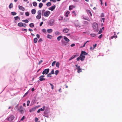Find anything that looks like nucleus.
<instances>
[{"label": "nucleus", "instance_id": "8fccbe9b", "mask_svg": "<svg viewBox=\"0 0 122 122\" xmlns=\"http://www.w3.org/2000/svg\"><path fill=\"white\" fill-rule=\"evenodd\" d=\"M42 40L41 38H40L38 41V42H40L42 41Z\"/></svg>", "mask_w": 122, "mask_h": 122}, {"label": "nucleus", "instance_id": "f704fd0d", "mask_svg": "<svg viewBox=\"0 0 122 122\" xmlns=\"http://www.w3.org/2000/svg\"><path fill=\"white\" fill-rule=\"evenodd\" d=\"M14 19L15 20H17L18 19L20 20V17L18 16H17L14 17Z\"/></svg>", "mask_w": 122, "mask_h": 122}, {"label": "nucleus", "instance_id": "1a4fd4ad", "mask_svg": "<svg viewBox=\"0 0 122 122\" xmlns=\"http://www.w3.org/2000/svg\"><path fill=\"white\" fill-rule=\"evenodd\" d=\"M18 8L19 9L23 11H24L25 10V9L23 7L19 5L18 6Z\"/></svg>", "mask_w": 122, "mask_h": 122}, {"label": "nucleus", "instance_id": "4be33fe9", "mask_svg": "<svg viewBox=\"0 0 122 122\" xmlns=\"http://www.w3.org/2000/svg\"><path fill=\"white\" fill-rule=\"evenodd\" d=\"M77 56L76 55L73 56L71 57V58L69 59V61H70L72 59L74 58L75 57Z\"/></svg>", "mask_w": 122, "mask_h": 122}, {"label": "nucleus", "instance_id": "f3484780", "mask_svg": "<svg viewBox=\"0 0 122 122\" xmlns=\"http://www.w3.org/2000/svg\"><path fill=\"white\" fill-rule=\"evenodd\" d=\"M31 12L32 14H34L36 13V10L35 9H32L31 10Z\"/></svg>", "mask_w": 122, "mask_h": 122}, {"label": "nucleus", "instance_id": "0e129e2a", "mask_svg": "<svg viewBox=\"0 0 122 122\" xmlns=\"http://www.w3.org/2000/svg\"><path fill=\"white\" fill-rule=\"evenodd\" d=\"M78 70L79 69H81L80 68V67L79 66H78L77 68H76Z\"/></svg>", "mask_w": 122, "mask_h": 122}, {"label": "nucleus", "instance_id": "e2e57ef3", "mask_svg": "<svg viewBox=\"0 0 122 122\" xmlns=\"http://www.w3.org/2000/svg\"><path fill=\"white\" fill-rule=\"evenodd\" d=\"M44 114L45 115H47V114L46 112V111H44Z\"/></svg>", "mask_w": 122, "mask_h": 122}, {"label": "nucleus", "instance_id": "5701e85b", "mask_svg": "<svg viewBox=\"0 0 122 122\" xmlns=\"http://www.w3.org/2000/svg\"><path fill=\"white\" fill-rule=\"evenodd\" d=\"M41 15H37L36 17V18L38 19H39L41 18Z\"/></svg>", "mask_w": 122, "mask_h": 122}, {"label": "nucleus", "instance_id": "09e8293b", "mask_svg": "<svg viewBox=\"0 0 122 122\" xmlns=\"http://www.w3.org/2000/svg\"><path fill=\"white\" fill-rule=\"evenodd\" d=\"M82 72L81 69H80L78 70L77 72L78 73H79L80 72Z\"/></svg>", "mask_w": 122, "mask_h": 122}, {"label": "nucleus", "instance_id": "680f3d73", "mask_svg": "<svg viewBox=\"0 0 122 122\" xmlns=\"http://www.w3.org/2000/svg\"><path fill=\"white\" fill-rule=\"evenodd\" d=\"M43 62V61L42 60H40L39 61L38 63V64L39 65L42 62Z\"/></svg>", "mask_w": 122, "mask_h": 122}, {"label": "nucleus", "instance_id": "4c0bfd02", "mask_svg": "<svg viewBox=\"0 0 122 122\" xmlns=\"http://www.w3.org/2000/svg\"><path fill=\"white\" fill-rule=\"evenodd\" d=\"M25 15L27 16H29L30 15L29 13L28 12H25Z\"/></svg>", "mask_w": 122, "mask_h": 122}, {"label": "nucleus", "instance_id": "dca6fc26", "mask_svg": "<svg viewBox=\"0 0 122 122\" xmlns=\"http://www.w3.org/2000/svg\"><path fill=\"white\" fill-rule=\"evenodd\" d=\"M64 39L67 42H68L70 41L65 36L64 37Z\"/></svg>", "mask_w": 122, "mask_h": 122}, {"label": "nucleus", "instance_id": "aec40b11", "mask_svg": "<svg viewBox=\"0 0 122 122\" xmlns=\"http://www.w3.org/2000/svg\"><path fill=\"white\" fill-rule=\"evenodd\" d=\"M46 108V106H43L42 107V108H41L39 109L41 111H43Z\"/></svg>", "mask_w": 122, "mask_h": 122}, {"label": "nucleus", "instance_id": "a878e982", "mask_svg": "<svg viewBox=\"0 0 122 122\" xmlns=\"http://www.w3.org/2000/svg\"><path fill=\"white\" fill-rule=\"evenodd\" d=\"M32 4L35 7H36L37 6V3L36 2H33Z\"/></svg>", "mask_w": 122, "mask_h": 122}, {"label": "nucleus", "instance_id": "c9c22d12", "mask_svg": "<svg viewBox=\"0 0 122 122\" xmlns=\"http://www.w3.org/2000/svg\"><path fill=\"white\" fill-rule=\"evenodd\" d=\"M50 73L51 74H54V70L53 69H52L51 71V72Z\"/></svg>", "mask_w": 122, "mask_h": 122}, {"label": "nucleus", "instance_id": "c03bdc74", "mask_svg": "<svg viewBox=\"0 0 122 122\" xmlns=\"http://www.w3.org/2000/svg\"><path fill=\"white\" fill-rule=\"evenodd\" d=\"M102 32V29H100L98 32V33L99 34H101Z\"/></svg>", "mask_w": 122, "mask_h": 122}, {"label": "nucleus", "instance_id": "f8f14e48", "mask_svg": "<svg viewBox=\"0 0 122 122\" xmlns=\"http://www.w3.org/2000/svg\"><path fill=\"white\" fill-rule=\"evenodd\" d=\"M75 25L78 29H80L82 28V27H82L80 26L79 24H78L77 25H76L75 24Z\"/></svg>", "mask_w": 122, "mask_h": 122}, {"label": "nucleus", "instance_id": "5fc2aeb1", "mask_svg": "<svg viewBox=\"0 0 122 122\" xmlns=\"http://www.w3.org/2000/svg\"><path fill=\"white\" fill-rule=\"evenodd\" d=\"M102 36L103 35L102 34H101L98 36V38L100 39H101L102 38Z\"/></svg>", "mask_w": 122, "mask_h": 122}, {"label": "nucleus", "instance_id": "e433bc0d", "mask_svg": "<svg viewBox=\"0 0 122 122\" xmlns=\"http://www.w3.org/2000/svg\"><path fill=\"white\" fill-rule=\"evenodd\" d=\"M22 21L23 22H24L26 23H28L29 22L28 20H27V19L22 20Z\"/></svg>", "mask_w": 122, "mask_h": 122}, {"label": "nucleus", "instance_id": "412c9836", "mask_svg": "<svg viewBox=\"0 0 122 122\" xmlns=\"http://www.w3.org/2000/svg\"><path fill=\"white\" fill-rule=\"evenodd\" d=\"M83 18H82L84 19H85L87 20H89V19L88 17H86L85 16H84L83 15L82 16Z\"/></svg>", "mask_w": 122, "mask_h": 122}, {"label": "nucleus", "instance_id": "f03ea898", "mask_svg": "<svg viewBox=\"0 0 122 122\" xmlns=\"http://www.w3.org/2000/svg\"><path fill=\"white\" fill-rule=\"evenodd\" d=\"M15 116L13 115H9L7 118V120L10 122H13L15 118Z\"/></svg>", "mask_w": 122, "mask_h": 122}, {"label": "nucleus", "instance_id": "2f4dec72", "mask_svg": "<svg viewBox=\"0 0 122 122\" xmlns=\"http://www.w3.org/2000/svg\"><path fill=\"white\" fill-rule=\"evenodd\" d=\"M43 6V4L41 3H39V7L40 8H41Z\"/></svg>", "mask_w": 122, "mask_h": 122}, {"label": "nucleus", "instance_id": "69168bd1", "mask_svg": "<svg viewBox=\"0 0 122 122\" xmlns=\"http://www.w3.org/2000/svg\"><path fill=\"white\" fill-rule=\"evenodd\" d=\"M80 59V57H79V56L76 59V60L77 61H79Z\"/></svg>", "mask_w": 122, "mask_h": 122}, {"label": "nucleus", "instance_id": "0eeeda50", "mask_svg": "<svg viewBox=\"0 0 122 122\" xmlns=\"http://www.w3.org/2000/svg\"><path fill=\"white\" fill-rule=\"evenodd\" d=\"M80 55L81 56H85V55H88V53L85 51H82Z\"/></svg>", "mask_w": 122, "mask_h": 122}, {"label": "nucleus", "instance_id": "6e6552de", "mask_svg": "<svg viewBox=\"0 0 122 122\" xmlns=\"http://www.w3.org/2000/svg\"><path fill=\"white\" fill-rule=\"evenodd\" d=\"M79 57H80V60L81 61H84L85 60V56H81V55H80Z\"/></svg>", "mask_w": 122, "mask_h": 122}, {"label": "nucleus", "instance_id": "c85d7f7f", "mask_svg": "<svg viewBox=\"0 0 122 122\" xmlns=\"http://www.w3.org/2000/svg\"><path fill=\"white\" fill-rule=\"evenodd\" d=\"M51 5V3L50 2H48L46 4V5L47 6H49Z\"/></svg>", "mask_w": 122, "mask_h": 122}, {"label": "nucleus", "instance_id": "6ab92c4d", "mask_svg": "<svg viewBox=\"0 0 122 122\" xmlns=\"http://www.w3.org/2000/svg\"><path fill=\"white\" fill-rule=\"evenodd\" d=\"M75 6L73 5H70L69 6V10H71L72 9L73 7H75Z\"/></svg>", "mask_w": 122, "mask_h": 122}, {"label": "nucleus", "instance_id": "4d7b16f0", "mask_svg": "<svg viewBox=\"0 0 122 122\" xmlns=\"http://www.w3.org/2000/svg\"><path fill=\"white\" fill-rule=\"evenodd\" d=\"M97 45V44H96L95 45H93V49H94V48H95L96 47Z\"/></svg>", "mask_w": 122, "mask_h": 122}, {"label": "nucleus", "instance_id": "37998d69", "mask_svg": "<svg viewBox=\"0 0 122 122\" xmlns=\"http://www.w3.org/2000/svg\"><path fill=\"white\" fill-rule=\"evenodd\" d=\"M56 62V61H54L52 63V66H53L55 65Z\"/></svg>", "mask_w": 122, "mask_h": 122}, {"label": "nucleus", "instance_id": "9d476101", "mask_svg": "<svg viewBox=\"0 0 122 122\" xmlns=\"http://www.w3.org/2000/svg\"><path fill=\"white\" fill-rule=\"evenodd\" d=\"M55 7L56 5H54L49 8L48 9L49 10H51V11H53L54 9L55 8Z\"/></svg>", "mask_w": 122, "mask_h": 122}, {"label": "nucleus", "instance_id": "603ef678", "mask_svg": "<svg viewBox=\"0 0 122 122\" xmlns=\"http://www.w3.org/2000/svg\"><path fill=\"white\" fill-rule=\"evenodd\" d=\"M27 106H28L29 105V104H30V101L29 100H28L27 101Z\"/></svg>", "mask_w": 122, "mask_h": 122}, {"label": "nucleus", "instance_id": "cd10ccee", "mask_svg": "<svg viewBox=\"0 0 122 122\" xmlns=\"http://www.w3.org/2000/svg\"><path fill=\"white\" fill-rule=\"evenodd\" d=\"M38 39L37 38H35L34 40V43H36Z\"/></svg>", "mask_w": 122, "mask_h": 122}, {"label": "nucleus", "instance_id": "c756f323", "mask_svg": "<svg viewBox=\"0 0 122 122\" xmlns=\"http://www.w3.org/2000/svg\"><path fill=\"white\" fill-rule=\"evenodd\" d=\"M56 66L58 68H59V65H60V63L59 62H57L56 63Z\"/></svg>", "mask_w": 122, "mask_h": 122}, {"label": "nucleus", "instance_id": "a18cd8bd", "mask_svg": "<svg viewBox=\"0 0 122 122\" xmlns=\"http://www.w3.org/2000/svg\"><path fill=\"white\" fill-rule=\"evenodd\" d=\"M59 72V71L58 70H56L55 71V74L56 75H57L58 74V73Z\"/></svg>", "mask_w": 122, "mask_h": 122}, {"label": "nucleus", "instance_id": "3c124183", "mask_svg": "<svg viewBox=\"0 0 122 122\" xmlns=\"http://www.w3.org/2000/svg\"><path fill=\"white\" fill-rule=\"evenodd\" d=\"M25 116H24L23 117H22V118H21V119H20V120L22 121L24 120L25 118Z\"/></svg>", "mask_w": 122, "mask_h": 122}, {"label": "nucleus", "instance_id": "2eb2a0df", "mask_svg": "<svg viewBox=\"0 0 122 122\" xmlns=\"http://www.w3.org/2000/svg\"><path fill=\"white\" fill-rule=\"evenodd\" d=\"M68 30L67 28H65L63 30V31L65 33H67L68 31Z\"/></svg>", "mask_w": 122, "mask_h": 122}, {"label": "nucleus", "instance_id": "052dcab7", "mask_svg": "<svg viewBox=\"0 0 122 122\" xmlns=\"http://www.w3.org/2000/svg\"><path fill=\"white\" fill-rule=\"evenodd\" d=\"M86 43H84V45H83L81 46V48H82V47H84L85 46V45H86Z\"/></svg>", "mask_w": 122, "mask_h": 122}, {"label": "nucleus", "instance_id": "7c9ffc66", "mask_svg": "<svg viewBox=\"0 0 122 122\" xmlns=\"http://www.w3.org/2000/svg\"><path fill=\"white\" fill-rule=\"evenodd\" d=\"M37 14H38V15H41V10H39L37 12Z\"/></svg>", "mask_w": 122, "mask_h": 122}, {"label": "nucleus", "instance_id": "423d86ee", "mask_svg": "<svg viewBox=\"0 0 122 122\" xmlns=\"http://www.w3.org/2000/svg\"><path fill=\"white\" fill-rule=\"evenodd\" d=\"M54 20L53 19L50 20L49 22V24L50 26H52L54 25Z\"/></svg>", "mask_w": 122, "mask_h": 122}, {"label": "nucleus", "instance_id": "7ed1b4c3", "mask_svg": "<svg viewBox=\"0 0 122 122\" xmlns=\"http://www.w3.org/2000/svg\"><path fill=\"white\" fill-rule=\"evenodd\" d=\"M93 27L94 29L96 31H97L98 30V24L96 23H94L93 24Z\"/></svg>", "mask_w": 122, "mask_h": 122}, {"label": "nucleus", "instance_id": "72a5a7b5", "mask_svg": "<svg viewBox=\"0 0 122 122\" xmlns=\"http://www.w3.org/2000/svg\"><path fill=\"white\" fill-rule=\"evenodd\" d=\"M13 7V5L12 3H11L10 4L9 6V8L10 9L12 8Z\"/></svg>", "mask_w": 122, "mask_h": 122}, {"label": "nucleus", "instance_id": "338daca9", "mask_svg": "<svg viewBox=\"0 0 122 122\" xmlns=\"http://www.w3.org/2000/svg\"><path fill=\"white\" fill-rule=\"evenodd\" d=\"M19 111L21 113H22L23 112V110L22 109H20L19 110Z\"/></svg>", "mask_w": 122, "mask_h": 122}, {"label": "nucleus", "instance_id": "39448f33", "mask_svg": "<svg viewBox=\"0 0 122 122\" xmlns=\"http://www.w3.org/2000/svg\"><path fill=\"white\" fill-rule=\"evenodd\" d=\"M49 69H45L43 71L42 74L43 75L47 74L49 72Z\"/></svg>", "mask_w": 122, "mask_h": 122}, {"label": "nucleus", "instance_id": "20e7f679", "mask_svg": "<svg viewBox=\"0 0 122 122\" xmlns=\"http://www.w3.org/2000/svg\"><path fill=\"white\" fill-rule=\"evenodd\" d=\"M39 107V106H37L32 107L29 110V111L30 112L35 111L36 109L38 108Z\"/></svg>", "mask_w": 122, "mask_h": 122}, {"label": "nucleus", "instance_id": "58836bf2", "mask_svg": "<svg viewBox=\"0 0 122 122\" xmlns=\"http://www.w3.org/2000/svg\"><path fill=\"white\" fill-rule=\"evenodd\" d=\"M42 31L45 33H46V30L45 29H43Z\"/></svg>", "mask_w": 122, "mask_h": 122}, {"label": "nucleus", "instance_id": "774afa93", "mask_svg": "<svg viewBox=\"0 0 122 122\" xmlns=\"http://www.w3.org/2000/svg\"><path fill=\"white\" fill-rule=\"evenodd\" d=\"M36 36L37 38H39L40 36L39 34H37Z\"/></svg>", "mask_w": 122, "mask_h": 122}, {"label": "nucleus", "instance_id": "79ce46f5", "mask_svg": "<svg viewBox=\"0 0 122 122\" xmlns=\"http://www.w3.org/2000/svg\"><path fill=\"white\" fill-rule=\"evenodd\" d=\"M51 74L50 73L48 74L47 76V77H51L52 76H51Z\"/></svg>", "mask_w": 122, "mask_h": 122}, {"label": "nucleus", "instance_id": "ddd939ff", "mask_svg": "<svg viewBox=\"0 0 122 122\" xmlns=\"http://www.w3.org/2000/svg\"><path fill=\"white\" fill-rule=\"evenodd\" d=\"M63 17L61 16H60L58 18V20L59 21H61L63 20Z\"/></svg>", "mask_w": 122, "mask_h": 122}, {"label": "nucleus", "instance_id": "13d9d810", "mask_svg": "<svg viewBox=\"0 0 122 122\" xmlns=\"http://www.w3.org/2000/svg\"><path fill=\"white\" fill-rule=\"evenodd\" d=\"M70 13V12L69 11H67L66 13V15H68V14Z\"/></svg>", "mask_w": 122, "mask_h": 122}, {"label": "nucleus", "instance_id": "de8ad7c7", "mask_svg": "<svg viewBox=\"0 0 122 122\" xmlns=\"http://www.w3.org/2000/svg\"><path fill=\"white\" fill-rule=\"evenodd\" d=\"M59 32L57 31H56L55 32V33L56 35H59Z\"/></svg>", "mask_w": 122, "mask_h": 122}, {"label": "nucleus", "instance_id": "b1692460", "mask_svg": "<svg viewBox=\"0 0 122 122\" xmlns=\"http://www.w3.org/2000/svg\"><path fill=\"white\" fill-rule=\"evenodd\" d=\"M62 36H58L57 37V40L58 41H59L62 38Z\"/></svg>", "mask_w": 122, "mask_h": 122}, {"label": "nucleus", "instance_id": "a211bd4d", "mask_svg": "<svg viewBox=\"0 0 122 122\" xmlns=\"http://www.w3.org/2000/svg\"><path fill=\"white\" fill-rule=\"evenodd\" d=\"M17 25L19 27L22 26H23V24L22 22H19L18 24Z\"/></svg>", "mask_w": 122, "mask_h": 122}, {"label": "nucleus", "instance_id": "bb28decb", "mask_svg": "<svg viewBox=\"0 0 122 122\" xmlns=\"http://www.w3.org/2000/svg\"><path fill=\"white\" fill-rule=\"evenodd\" d=\"M29 26L31 28L33 27H34V25L33 23H31L29 24Z\"/></svg>", "mask_w": 122, "mask_h": 122}, {"label": "nucleus", "instance_id": "bf43d9fd", "mask_svg": "<svg viewBox=\"0 0 122 122\" xmlns=\"http://www.w3.org/2000/svg\"><path fill=\"white\" fill-rule=\"evenodd\" d=\"M90 35L92 36L93 37H94L96 35L95 34H91Z\"/></svg>", "mask_w": 122, "mask_h": 122}, {"label": "nucleus", "instance_id": "9b49d317", "mask_svg": "<svg viewBox=\"0 0 122 122\" xmlns=\"http://www.w3.org/2000/svg\"><path fill=\"white\" fill-rule=\"evenodd\" d=\"M87 13L89 16H92V15L91 11L89 10H86Z\"/></svg>", "mask_w": 122, "mask_h": 122}, {"label": "nucleus", "instance_id": "6e6d98bb", "mask_svg": "<svg viewBox=\"0 0 122 122\" xmlns=\"http://www.w3.org/2000/svg\"><path fill=\"white\" fill-rule=\"evenodd\" d=\"M22 30L23 31H25L26 32L27 31V30L26 29H22Z\"/></svg>", "mask_w": 122, "mask_h": 122}, {"label": "nucleus", "instance_id": "4468645a", "mask_svg": "<svg viewBox=\"0 0 122 122\" xmlns=\"http://www.w3.org/2000/svg\"><path fill=\"white\" fill-rule=\"evenodd\" d=\"M53 30L52 29H48L47 30V32L48 33H50L52 32Z\"/></svg>", "mask_w": 122, "mask_h": 122}, {"label": "nucleus", "instance_id": "864d4df0", "mask_svg": "<svg viewBox=\"0 0 122 122\" xmlns=\"http://www.w3.org/2000/svg\"><path fill=\"white\" fill-rule=\"evenodd\" d=\"M38 119L37 117H36L35 119V122H38Z\"/></svg>", "mask_w": 122, "mask_h": 122}, {"label": "nucleus", "instance_id": "ea45409f", "mask_svg": "<svg viewBox=\"0 0 122 122\" xmlns=\"http://www.w3.org/2000/svg\"><path fill=\"white\" fill-rule=\"evenodd\" d=\"M49 84L51 86V88L52 89H54V86L52 85V84L51 83H49Z\"/></svg>", "mask_w": 122, "mask_h": 122}, {"label": "nucleus", "instance_id": "a19ab883", "mask_svg": "<svg viewBox=\"0 0 122 122\" xmlns=\"http://www.w3.org/2000/svg\"><path fill=\"white\" fill-rule=\"evenodd\" d=\"M72 14L73 15L75 16H76V12L75 11H73L72 12Z\"/></svg>", "mask_w": 122, "mask_h": 122}, {"label": "nucleus", "instance_id": "f257e3e1", "mask_svg": "<svg viewBox=\"0 0 122 122\" xmlns=\"http://www.w3.org/2000/svg\"><path fill=\"white\" fill-rule=\"evenodd\" d=\"M50 12L49 11H46L44 9H43L42 11L41 15L46 17H48L49 15Z\"/></svg>", "mask_w": 122, "mask_h": 122}, {"label": "nucleus", "instance_id": "49530a36", "mask_svg": "<svg viewBox=\"0 0 122 122\" xmlns=\"http://www.w3.org/2000/svg\"><path fill=\"white\" fill-rule=\"evenodd\" d=\"M63 43L65 45H67L68 46L69 45V43H67V42H63Z\"/></svg>", "mask_w": 122, "mask_h": 122}, {"label": "nucleus", "instance_id": "473e14b6", "mask_svg": "<svg viewBox=\"0 0 122 122\" xmlns=\"http://www.w3.org/2000/svg\"><path fill=\"white\" fill-rule=\"evenodd\" d=\"M11 14L13 15H16V13L15 12H11Z\"/></svg>", "mask_w": 122, "mask_h": 122}, {"label": "nucleus", "instance_id": "393cba45", "mask_svg": "<svg viewBox=\"0 0 122 122\" xmlns=\"http://www.w3.org/2000/svg\"><path fill=\"white\" fill-rule=\"evenodd\" d=\"M39 80L41 81H44L46 80V79L45 78H43L40 77H39Z\"/></svg>", "mask_w": 122, "mask_h": 122}]
</instances>
